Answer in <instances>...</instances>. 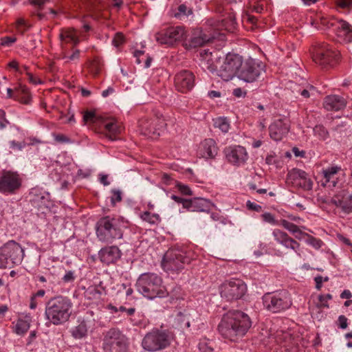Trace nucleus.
<instances>
[{
	"label": "nucleus",
	"instance_id": "43",
	"mask_svg": "<svg viewBox=\"0 0 352 352\" xmlns=\"http://www.w3.org/2000/svg\"><path fill=\"white\" fill-rule=\"evenodd\" d=\"M228 150V154H247L245 148L239 145L230 146Z\"/></svg>",
	"mask_w": 352,
	"mask_h": 352
},
{
	"label": "nucleus",
	"instance_id": "59",
	"mask_svg": "<svg viewBox=\"0 0 352 352\" xmlns=\"http://www.w3.org/2000/svg\"><path fill=\"white\" fill-rule=\"evenodd\" d=\"M232 94H233V95L235 97L241 98V97H245V96L246 91L245 90H243V89L239 87V88L234 89L233 90Z\"/></svg>",
	"mask_w": 352,
	"mask_h": 352
},
{
	"label": "nucleus",
	"instance_id": "55",
	"mask_svg": "<svg viewBox=\"0 0 352 352\" xmlns=\"http://www.w3.org/2000/svg\"><path fill=\"white\" fill-rule=\"evenodd\" d=\"M26 75L28 76V80L30 83L33 85H38L42 83V81L40 79L37 78L30 72H27Z\"/></svg>",
	"mask_w": 352,
	"mask_h": 352
},
{
	"label": "nucleus",
	"instance_id": "33",
	"mask_svg": "<svg viewBox=\"0 0 352 352\" xmlns=\"http://www.w3.org/2000/svg\"><path fill=\"white\" fill-rule=\"evenodd\" d=\"M140 218L143 221L151 225H157L161 221V218L158 214L151 213L148 211L142 212L140 214Z\"/></svg>",
	"mask_w": 352,
	"mask_h": 352
},
{
	"label": "nucleus",
	"instance_id": "50",
	"mask_svg": "<svg viewBox=\"0 0 352 352\" xmlns=\"http://www.w3.org/2000/svg\"><path fill=\"white\" fill-rule=\"evenodd\" d=\"M199 349L201 352H212L213 351V348L210 345V343L206 340L199 342Z\"/></svg>",
	"mask_w": 352,
	"mask_h": 352
},
{
	"label": "nucleus",
	"instance_id": "46",
	"mask_svg": "<svg viewBox=\"0 0 352 352\" xmlns=\"http://www.w3.org/2000/svg\"><path fill=\"white\" fill-rule=\"evenodd\" d=\"M178 13L175 14V16L178 17L179 15L182 14L184 16H190L192 14V9H188L186 5L182 4L178 8Z\"/></svg>",
	"mask_w": 352,
	"mask_h": 352
},
{
	"label": "nucleus",
	"instance_id": "19",
	"mask_svg": "<svg viewBox=\"0 0 352 352\" xmlns=\"http://www.w3.org/2000/svg\"><path fill=\"white\" fill-rule=\"evenodd\" d=\"M287 179L294 185L304 190H309L312 189L313 182L304 170L297 168L292 169L287 175Z\"/></svg>",
	"mask_w": 352,
	"mask_h": 352
},
{
	"label": "nucleus",
	"instance_id": "8",
	"mask_svg": "<svg viewBox=\"0 0 352 352\" xmlns=\"http://www.w3.org/2000/svg\"><path fill=\"white\" fill-rule=\"evenodd\" d=\"M103 352H128L126 337L117 328H111L104 333Z\"/></svg>",
	"mask_w": 352,
	"mask_h": 352
},
{
	"label": "nucleus",
	"instance_id": "37",
	"mask_svg": "<svg viewBox=\"0 0 352 352\" xmlns=\"http://www.w3.org/2000/svg\"><path fill=\"white\" fill-rule=\"evenodd\" d=\"M340 20L334 17L322 16L320 18L321 28L331 29L333 31L335 21H340Z\"/></svg>",
	"mask_w": 352,
	"mask_h": 352
},
{
	"label": "nucleus",
	"instance_id": "16",
	"mask_svg": "<svg viewBox=\"0 0 352 352\" xmlns=\"http://www.w3.org/2000/svg\"><path fill=\"white\" fill-rule=\"evenodd\" d=\"M164 124L163 120L158 119H142L139 122L140 133L148 139L156 140L162 132Z\"/></svg>",
	"mask_w": 352,
	"mask_h": 352
},
{
	"label": "nucleus",
	"instance_id": "54",
	"mask_svg": "<svg viewBox=\"0 0 352 352\" xmlns=\"http://www.w3.org/2000/svg\"><path fill=\"white\" fill-rule=\"evenodd\" d=\"M16 41L15 37L5 36L1 38V45L3 46H10Z\"/></svg>",
	"mask_w": 352,
	"mask_h": 352
},
{
	"label": "nucleus",
	"instance_id": "32",
	"mask_svg": "<svg viewBox=\"0 0 352 352\" xmlns=\"http://www.w3.org/2000/svg\"><path fill=\"white\" fill-rule=\"evenodd\" d=\"M293 91L298 94L302 99H307L314 95L315 87L309 85L306 87L296 86Z\"/></svg>",
	"mask_w": 352,
	"mask_h": 352
},
{
	"label": "nucleus",
	"instance_id": "40",
	"mask_svg": "<svg viewBox=\"0 0 352 352\" xmlns=\"http://www.w3.org/2000/svg\"><path fill=\"white\" fill-rule=\"evenodd\" d=\"M226 159L228 162L236 165L239 166L243 164L246 161L247 155H226Z\"/></svg>",
	"mask_w": 352,
	"mask_h": 352
},
{
	"label": "nucleus",
	"instance_id": "28",
	"mask_svg": "<svg viewBox=\"0 0 352 352\" xmlns=\"http://www.w3.org/2000/svg\"><path fill=\"white\" fill-rule=\"evenodd\" d=\"M200 64L204 69L214 73L216 70V66L212 63V53L208 49H201L199 50Z\"/></svg>",
	"mask_w": 352,
	"mask_h": 352
},
{
	"label": "nucleus",
	"instance_id": "12",
	"mask_svg": "<svg viewBox=\"0 0 352 352\" xmlns=\"http://www.w3.org/2000/svg\"><path fill=\"white\" fill-rule=\"evenodd\" d=\"M241 57L238 54H228L224 58L219 69L216 67L217 75L223 80H232L236 75L238 76V71L241 65Z\"/></svg>",
	"mask_w": 352,
	"mask_h": 352
},
{
	"label": "nucleus",
	"instance_id": "57",
	"mask_svg": "<svg viewBox=\"0 0 352 352\" xmlns=\"http://www.w3.org/2000/svg\"><path fill=\"white\" fill-rule=\"evenodd\" d=\"M79 57H80V50H76L72 53V54H71L70 56H64L63 58H67L68 60H67V62H68L69 60H70V61L78 60L79 59Z\"/></svg>",
	"mask_w": 352,
	"mask_h": 352
},
{
	"label": "nucleus",
	"instance_id": "14",
	"mask_svg": "<svg viewBox=\"0 0 352 352\" xmlns=\"http://www.w3.org/2000/svg\"><path fill=\"white\" fill-rule=\"evenodd\" d=\"M272 234L274 241L286 250V252L278 250L276 252V255L278 256H283L289 252H293L300 255V244L295 239L291 237L287 232L280 229H274Z\"/></svg>",
	"mask_w": 352,
	"mask_h": 352
},
{
	"label": "nucleus",
	"instance_id": "60",
	"mask_svg": "<svg viewBox=\"0 0 352 352\" xmlns=\"http://www.w3.org/2000/svg\"><path fill=\"white\" fill-rule=\"evenodd\" d=\"M54 139L56 142H60V143H65L69 142V139L63 134H56L54 135Z\"/></svg>",
	"mask_w": 352,
	"mask_h": 352
},
{
	"label": "nucleus",
	"instance_id": "36",
	"mask_svg": "<svg viewBox=\"0 0 352 352\" xmlns=\"http://www.w3.org/2000/svg\"><path fill=\"white\" fill-rule=\"evenodd\" d=\"M87 329L85 324H80L72 332V336L76 339H81L86 336Z\"/></svg>",
	"mask_w": 352,
	"mask_h": 352
},
{
	"label": "nucleus",
	"instance_id": "53",
	"mask_svg": "<svg viewBox=\"0 0 352 352\" xmlns=\"http://www.w3.org/2000/svg\"><path fill=\"white\" fill-rule=\"evenodd\" d=\"M75 275H74V272L73 271H67L66 272L65 274L63 276V280L65 282V283H70V282H72L75 280Z\"/></svg>",
	"mask_w": 352,
	"mask_h": 352
},
{
	"label": "nucleus",
	"instance_id": "30",
	"mask_svg": "<svg viewBox=\"0 0 352 352\" xmlns=\"http://www.w3.org/2000/svg\"><path fill=\"white\" fill-rule=\"evenodd\" d=\"M199 150L203 154H217L218 147L213 139L208 138L205 139L201 142Z\"/></svg>",
	"mask_w": 352,
	"mask_h": 352
},
{
	"label": "nucleus",
	"instance_id": "29",
	"mask_svg": "<svg viewBox=\"0 0 352 352\" xmlns=\"http://www.w3.org/2000/svg\"><path fill=\"white\" fill-rule=\"evenodd\" d=\"M341 170V168L338 166H331L322 170V174L324 179V185L329 184V186H335L336 184V175Z\"/></svg>",
	"mask_w": 352,
	"mask_h": 352
},
{
	"label": "nucleus",
	"instance_id": "21",
	"mask_svg": "<svg viewBox=\"0 0 352 352\" xmlns=\"http://www.w3.org/2000/svg\"><path fill=\"white\" fill-rule=\"evenodd\" d=\"M331 203L340 208L345 214L352 212V194L346 190L338 192L331 198Z\"/></svg>",
	"mask_w": 352,
	"mask_h": 352
},
{
	"label": "nucleus",
	"instance_id": "49",
	"mask_svg": "<svg viewBox=\"0 0 352 352\" xmlns=\"http://www.w3.org/2000/svg\"><path fill=\"white\" fill-rule=\"evenodd\" d=\"M176 186L181 193L185 195H192V192L188 186L182 184L181 183H177Z\"/></svg>",
	"mask_w": 352,
	"mask_h": 352
},
{
	"label": "nucleus",
	"instance_id": "35",
	"mask_svg": "<svg viewBox=\"0 0 352 352\" xmlns=\"http://www.w3.org/2000/svg\"><path fill=\"white\" fill-rule=\"evenodd\" d=\"M30 327V324L28 320L19 319L16 324L15 331L19 335H23L28 331Z\"/></svg>",
	"mask_w": 352,
	"mask_h": 352
},
{
	"label": "nucleus",
	"instance_id": "9",
	"mask_svg": "<svg viewBox=\"0 0 352 352\" xmlns=\"http://www.w3.org/2000/svg\"><path fill=\"white\" fill-rule=\"evenodd\" d=\"M246 292L245 283L239 278L226 280L219 287L221 297L227 301L239 300L245 294Z\"/></svg>",
	"mask_w": 352,
	"mask_h": 352
},
{
	"label": "nucleus",
	"instance_id": "1",
	"mask_svg": "<svg viewBox=\"0 0 352 352\" xmlns=\"http://www.w3.org/2000/svg\"><path fill=\"white\" fill-rule=\"evenodd\" d=\"M251 325L248 314L241 311H231L223 315L218 330L224 338L236 341L245 335Z\"/></svg>",
	"mask_w": 352,
	"mask_h": 352
},
{
	"label": "nucleus",
	"instance_id": "64",
	"mask_svg": "<svg viewBox=\"0 0 352 352\" xmlns=\"http://www.w3.org/2000/svg\"><path fill=\"white\" fill-rule=\"evenodd\" d=\"M83 119L85 122L88 121H94L95 119V115L92 112H86L85 115L83 116Z\"/></svg>",
	"mask_w": 352,
	"mask_h": 352
},
{
	"label": "nucleus",
	"instance_id": "38",
	"mask_svg": "<svg viewBox=\"0 0 352 352\" xmlns=\"http://www.w3.org/2000/svg\"><path fill=\"white\" fill-rule=\"evenodd\" d=\"M313 131L314 135L321 140H325L329 137V132L322 125H316Z\"/></svg>",
	"mask_w": 352,
	"mask_h": 352
},
{
	"label": "nucleus",
	"instance_id": "47",
	"mask_svg": "<svg viewBox=\"0 0 352 352\" xmlns=\"http://www.w3.org/2000/svg\"><path fill=\"white\" fill-rule=\"evenodd\" d=\"M124 41V36L120 32H118L115 34L114 38L112 40V44L118 47L121 45Z\"/></svg>",
	"mask_w": 352,
	"mask_h": 352
},
{
	"label": "nucleus",
	"instance_id": "11",
	"mask_svg": "<svg viewBox=\"0 0 352 352\" xmlns=\"http://www.w3.org/2000/svg\"><path fill=\"white\" fill-rule=\"evenodd\" d=\"M263 71L264 65L261 60L251 58L245 61L241 60L238 78L246 82H253L258 80Z\"/></svg>",
	"mask_w": 352,
	"mask_h": 352
},
{
	"label": "nucleus",
	"instance_id": "56",
	"mask_svg": "<svg viewBox=\"0 0 352 352\" xmlns=\"http://www.w3.org/2000/svg\"><path fill=\"white\" fill-rule=\"evenodd\" d=\"M306 229L307 228L305 226H300V228L298 229V232H296V234L294 235V237L298 240L302 239L305 236L308 237L309 234L302 231L303 230Z\"/></svg>",
	"mask_w": 352,
	"mask_h": 352
},
{
	"label": "nucleus",
	"instance_id": "6",
	"mask_svg": "<svg viewBox=\"0 0 352 352\" xmlns=\"http://www.w3.org/2000/svg\"><path fill=\"white\" fill-rule=\"evenodd\" d=\"M24 254V250L19 243L8 241L0 248V268H12L19 265Z\"/></svg>",
	"mask_w": 352,
	"mask_h": 352
},
{
	"label": "nucleus",
	"instance_id": "20",
	"mask_svg": "<svg viewBox=\"0 0 352 352\" xmlns=\"http://www.w3.org/2000/svg\"><path fill=\"white\" fill-rule=\"evenodd\" d=\"M99 124L101 132L111 140H116L122 131L120 124L113 118H102Z\"/></svg>",
	"mask_w": 352,
	"mask_h": 352
},
{
	"label": "nucleus",
	"instance_id": "5",
	"mask_svg": "<svg viewBox=\"0 0 352 352\" xmlns=\"http://www.w3.org/2000/svg\"><path fill=\"white\" fill-rule=\"evenodd\" d=\"M195 257L196 254L192 251L168 250L163 257L162 265L167 272L178 273Z\"/></svg>",
	"mask_w": 352,
	"mask_h": 352
},
{
	"label": "nucleus",
	"instance_id": "18",
	"mask_svg": "<svg viewBox=\"0 0 352 352\" xmlns=\"http://www.w3.org/2000/svg\"><path fill=\"white\" fill-rule=\"evenodd\" d=\"M195 85V76L188 70L179 72L175 76L176 89L182 93L190 91Z\"/></svg>",
	"mask_w": 352,
	"mask_h": 352
},
{
	"label": "nucleus",
	"instance_id": "22",
	"mask_svg": "<svg viewBox=\"0 0 352 352\" xmlns=\"http://www.w3.org/2000/svg\"><path fill=\"white\" fill-rule=\"evenodd\" d=\"M289 128V122L287 119L276 120L269 126L270 136L275 141H280L288 133Z\"/></svg>",
	"mask_w": 352,
	"mask_h": 352
},
{
	"label": "nucleus",
	"instance_id": "25",
	"mask_svg": "<svg viewBox=\"0 0 352 352\" xmlns=\"http://www.w3.org/2000/svg\"><path fill=\"white\" fill-rule=\"evenodd\" d=\"M346 100L341 96L330 95L324 98L323 107L327 111H338L345 108Z\"/></svg>",
	"mask_w": 352,
	"mask_h": 352
},
{
	"label": "nucleus",
	"instance_id": "48",
	"mask_svg": "<svg viewBox=\"0 0 352 352\" xmlns=\"http://www.w3.org/2000/svg\"><path fill=\"white\" fill-rule=\"evenodd\" d=\"M85 294L89 298H98L100 295V292L94 287H89Z\"/></svg>",
	"mask_w": 352,
	"mask_h": 352
},
{
	"label": "nucleus",
	"instance_id": "44",
	"mask_svg": "<svg viewBox=\"0 0 352 352\" xmlns=\"http://www.w3.org/2000/svg\"><path fill=\"white\" fill-rule=\"evenodd\" d=\"M262 219L271 225H278V222L275 219L274 216L270 212H264L261 214Z\"/></svg>",
	"mask_w": 352,
	"mask_h": 352
},
{
	"label": "nucleus",
	"instance_id": "31",
	"mask_svg": "<svg viewBox=\"0 0 352 352\" xmlns=\"http://www.w3.org/2000/svg\"><path fill=\"white\" fill-rule=\"evenodd\" d=\"M210 41V38L205 34H200L197 36H193L190 38L188 46L191 48H195L204 45Z\"/></svg>",
	"mask_w": 352,
	"mask_h": 352
},
{
	"label": "nucleus",
	"instance_id": "17",
	"mask_svg": "<svg viewBox=\"0 0 352 352\" xmlns=\"http://www.w3.org/2000/svg\"><path fill=\"white\" fill-rule=\"evenodd\" d=\"M185 36V30L180 26L170 27L155 34V38L158 43L168 45H172L176 42L182 41Z\"/></svg>",
	"mask_w": 352,
	"mask_h": 352
},
{
	"label": "nucleus",
	"instance_id": "39",
	"mask_svg": "<svg viewBox=\"0 0 352 352\" xmlns=\"http://www.w3.org/2000/svg\"><path fill=\"white\" fill-rule=\"evenodd\" d=\"M280 225H281L285 229H286L294 236L296 234V232H298V229L300 227L286 219H281L280 221Z\"/></svg>",
	"mask_w": 352,
	"mask_h": 352
},
{
	"label": "nucleus",
	"instance_id": "51",
	"mask_svg": "<svg viewBox=\"0 0 352 352\" xmlns=\"http://www.w3.org/2000/svg\"><path fill=\"white\" fill-rule=\"evenodd\" d=\"M307 243L312 246H314L315 248L318 249L321 247V245L322 242L321 240L318 239L311 235L308 236Z\"/></svg>",
	"mask_w": 352,
	"mask_h": 352
},
{
	"label": "nucleus",
	"instance_id": "34",
	"mask_svg": "<svg viewBox=\"0 0 352 352\" xmlns=\"http://www.w3.org/2000/svg\"><path fill=\"white\" fill-rule=\"evenodd\" d=\"M214 126L219 129L223 133L228 132L230 126L228 120L226 118L219 117L213 120Z\"/></svg>",
	"mask_w": 352,
	"mask_h": 352
},
{
	"label": "nucleus",
	"instance_id": "24",
	"mask_svg": "<svg viewBox=\"0 0 352 352\" xmlns=\"http://www.w3.org/2000/svg\"><path fill=\"white\" fill-rule=\"evenodd\" d=\"M98 254L101 262L107 265L116 263L121 257L120 249L114 245L102 248Z\"/></svg>",
	"mask_w": 352,
	"mask_h": 352
},
{
	"label": "nucleus",
	"instance_id": "4",
	"mask_svg": "<svg viewBox=\"0 0 352 352\" xmlns=\"http://www.w3.org/2000/svg\"><path fill=\"white\" fill-rule=\"evenodd\" d=\"M136 287L138 291L148 299L163 298L167 292L162 285V278L154 273H144L138 278Z\"/></svg>",
	"mask_w": 352,
	"mask_h": 352
},
{
	"label": "nucleus",
	"instance_id": "27",
	"mask_svg": "<svg viewBox=\"0 0 352 352\" xmlns=\"http://www.w3.org/2000/svg\"><path fill=\"white\" fill-rule=\"evenodd\" d=\"M59 38L61 43V47L63 51L66 50V45L71 43L73 46L77 45L80 39L76 34V32L73 29L63 30L59 34Z\"/></svg>",
	"mask_w": 352,
	"mask_h": 352
},
{
	"label": "nucleus",
	"instance_id": "7",
	"mask_svg": "<svg viewBox=\"0 0 352 352\" xmlns=\"http://www.w3.org/2000/svg\"><path fill=\"white\" fill-rule=\"evenodd\" d=\"M173 334L168 330L154 329L144 337L142 345L148 351H157L168 347Z\"/></svg>",
	"mask_w": 352,
	"mask_h": 352
},
{
	"label": "nucleus",
	"instance_id": "58",
	"mask_svg": "<svg viewBox=\"0 0 352 352\" xmlns=\"http://www.w3.org/2000/svg\"><path fill=\"white\" fill-rule=\"evenodd\" d=\"M348 323H347V318L342 315L338 317V326L341 329H346L347 327Z\"/></svg>",
	"mask_w": 352,
	"mask_h": 352
},
{
	"label": "nucleus",
	"instance_id": "63",
	"mask_svg": "<svg viewBox=\"0 0 352 352\" xmlns=\"http://www.w3.org/2000/svg\"><path fill=\"white\" fill-rule=\"evenodd\" d=\"M119 311H125L128 316H132L135 313V309L133 308V307H131V308L126 309L124 306H120L119 307Z\"/></svg>",
	"mask_w": 352,
	"mask_h": 352
},
{
	"label": "nucleus",
	"instance_id": "52",
	"mask_svg": "<svg viewBox=\"0 0 352 352\" xmlns=\"http://www.w3.org/2000/svg\"><path fill=\"white\" fill-rule=\"evenodd\" d=\"M337 6L341 8H351L352 0H337Z\"/></svg>",
	"mask_w": 352,
	"mask_h": 352
},
{
	"label": "nucleus",
	"instance_id": "61",
	"mask_svg": "<svg viewBox=\"0 0 352 352\" xmlns=\"http://www.w3.org/2000/svg\"><path fill=\"white\" fill-rule=\"evenodd\" d=\"M24 145L25 144L21 142H17L15 141L10 142V147L19 151L21 150L24 146Z\"/></svg>",
	"mask_w": 352,
	"mask_h": 352
},
{
	"label": "nucleus",
	"instance_id": "13",
	"mask_svg": "<svg viewBox=\"0 0 352 352\" xmlns=\"http://www.w3.org/2000/svg\"><path fill=\"white\" fill-rule=\"evenodd\" d=\"M22 186V178L17 172L3 170L0 175V192L15 194Z\"/></svg>",
	"mask_w": 352,
	"mask_h": 352
},
{
	"label": "nucleus",
	"instance_id": "62",
	"mask_svg": "<svg viewBox=\"0 0 352 352\" xmlns=\"http://www.w3.org/2000/svg\"><path fill=\"white\" fill-rule=\"evenodd\" d=\"M314 280L316 282V289L320 290L322 286L323 277L322 276H317L314 278Z\"/></svg>",
	"mask_w": 352,
	"mask_h": 352
},
{
	"label": "nucleus",
	"instance_id": "3",
	"mask_svg": "<svg viewBox=\"0 0 352 352\" xmlns=\"http://www.w3.org/2000/svg\"><path fill=\"white\" fill-rule=\"evenodd\" d=\"M125 228L126 225L123 219L107 216L101 218L97 223L96 234L100 241L111 242L122 238Z\"/></svg>",
	"mask_w": 352,
	"mask_h": 352
},
{
	"label": "nucleus",
	"instance_id": "15",
	"mask_svg": "<svg viewBox=\"0 0 352 352\" xmlns=\"http://www.w3.org/2000/svg\"><path fill=\"white\" fill-rule=\"evenodd\" d=\"M313 60L318 65L327 66L338 60V53L330 48L329 45L322 43L315 47Z\"/></svg>",
	"mask_w": 352,
	"mask_h": 352
},
{
	"label": "nucleus",
	"instance_id": "41",
	"mask_svg": "<svg viewBox=\"0 0 352 352\" xmlns=\"http://www.w3.org/2000/svg\"><path fill=\"white\" fill-rule=\"evenodd\" d=\"M176 320L182 328H188L190 326L189 317L184 313L179 312Z\"/></svg>",
	"mask_w": 352,
	"mask_h": 352
},
{
	"label": "nucleus",
	"instance_id": "2",
	"mask_svg": "<svg viewBox=\"0 0 352 352\" xmlns=\"http://www.w3.org/2000/svg\"><path fill=\"white\" fill-rule=\"evenodd\" d=\"M73 303L66 296H58L50 298L45 305L46 320L54 325L67 322L72 313Z\"/></svg>",
	"mask_w": 352,
	"mask_h": 352
},
{
	"label": "nucleus",
	"instance_id": "45",
	"mask_svg": "<svg viewBox=\"0 0 352 352\" xmlns=\"http://www.w3.org/2000/svg\"><path fill=\"white\" fill-rule=\"evenodd\" d=\"M332 298V296L329 294L327 295H320L318 297V300L320 302L319 307H326L329 308L328 300Z\"/></svg>",
	"mask_w": 352,
	"mask_h": 352
},
{
	"label": "nucleus",
	"instance_id": "26",
	"mask_svg": "<svg viewBox=\"0 0 352 352\" xmlns=\"http://www.w3.org/2000/svg\"><path fill=\"white\" fill-rule=\"evenodd\" d=\"M184 208L190 212H206L210 209V201L200 197L190 199L184 203Z\"/></svg>",
	"mask_w": 352,
	"mask_h": 352
},
{
	"label": "nucleus",
	"instance_id": "23",
	"mask_svg": "<svg viewBox=\"0 0 352 352\" xmlns=\"http://www.w3.org/2000/svg\"><path fill=\"white\" fill-rule=\"evenodd\" d=\"M333 32L340 43H351L352 41V26L345 21H335Z\"/></svg>",
	"mask_w": 352,
	"mask_h": 352
},
{
	"label": "nucleus",
	"instance_id": "10",
	"mask_svg": "<svg viewBox=\"0 0 352 352\" xmlns=\"http://www.w3.org/2000/svg\"><path fill=\"white\" fill-rule=\"evenodd\" d=\"M263 302L265 307L273 313L286 310L292 305L291 298L285 291L265 294L263 297Z\"/></svg>",
	"mask_w": 352,
	"mask_h": 352
},
{
	"label": "nucleus",
	"instance_id": "42",
	"mask_svg": "<svg viewBox=\"0 0 352 352\" xmlns=\"http://www.w3.org/2000/svg\"><path fill=\"white\" fill-rule=\"evenodd\" d=\"M111 192V203L113 206H115L116 203L122 201V191L118 189H113Z\"/></svg>",
	"mask_w": 352,
	"mask_h": 352
}]
</instances>
